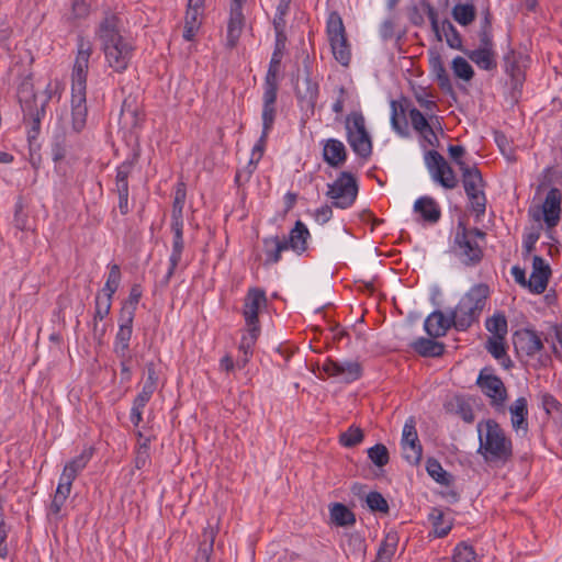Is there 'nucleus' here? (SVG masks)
<instances>
[{
  "mask_svg": "<svg viewBox=\"0 0 562 562\" xmlns=\"http://www.w3.org/2000/svg\"><path fill=\"white\" fill-rule=\"evenodd\" d=\"M93 52L90 40L78 36L77 52L71 71V124L75 132H80L86 126L87 120V76L89 60Z\"/></svg>",
  "mask_w": 562,
  "mask_h": 562,
  "instance_id": "f257e3e1",
  "label": "nucleus"
},
{
  "mask_svg": "<svg viewBox=\"0 0 562 562\" xmlns=\"http://www.w3.org/2000/svg\"><path fill=\"white\" fill-rule=\"evenodd\" d=\"M121 29V19L106 14L98 30L106 65L116 72L127 69L134 52L132 42L122 34Z\"/></svg>",
  "mask_w": 562,
  "mask_h": 562,
  "instance_id": "f03ea898",
  "label": "nucleus"
},
{
  "mask_svg": "<svg viewBox=\"0 0 562 562\" xmlns=\"http://www.w3.org/2000/svg\"><path fill=\"white\" fill-rule=\"evenodd\" d=\"M391 126L393 131L401 137H408V122L406 112L413 130L420 136V138L431 147L439 146V138L436 133L438 127L441 131L439 120H431L426 112H422L414 106H409L406 102L391 101Z\"/></svg>",
  "mask_w": 562,
  "mask_h": 562,
  "instance_id": "7ed1b4c3",
  "label": "nucleus"
},
{
  "mask_svg": "<svg viewBox=\"0 0 562 562\" xmlns=\"http://www.w3.org/2000/svg\"><path fill=\"white\" fill-rule=\"evenodd\" d=\"M479 453L486 461L506 462L513 454V446L502 427L493 419L477 424Z\"/></svg>",
  "mask_w": 562,
  "mask_h": 562,
  "instance_id": "20e7f679",
  "label": "nucleus"
},
{
  "mask_svg": "<svg viewBox=\"0 0 562 562\" xmlns=\"http://www.w3.org/2000/svg\"><path fill=\"white\" fill-rule=\"evenodd\" d=\"M485 236L483 231L459 223L451 246L453 256L467 267L477 266L483 259Z\"/></svg>",
  "mask_w": 562,
  "mask_h": 562,
  "instance_id": "39448f33",
  "label": "nucleus"
},
{
  "mask_svg": "<svg viewBox=\"0 0 562 562\" xmlns=\"http://www.w3.org/2000/svg\"><path fill=\"white\" fill-rule=\"evenodd\" d=\"M490 289L486 284L473 285L451 311L457 330H467L473 323L477 322L486 305Z\"/></svg>",
  "mask_w": 562,
  "mask_h": 562,
  "instance_id": "423d86ee",
  "label": "nucleus"
},
{
  "mask_svg": "<svg viewBox=\"0 0 562 562\" xmlns=\"http://www.w3.org/2000/svg\"><path fill=\"white\" fill-rule=\"evenodd\" d=\"M92 456L93 448L86 447L80 452V454L69 460L65 464L59 476L56 493L50 504V512L53 514L57 515L60 513L66 499L71 492L72 482L76 480L77 475L86 469Z\"/></svg>",
  "mask_w": 562,
  "mask_h": 562,
  "instance_id": "0eeeda50",
  "label": "nucleus"
},
{
  "mask_svg": "<svg viewBox=\"0 0 562 562\" xmlns=\"http://www.w3.org/2000/svg\"><path fill=\"white\" fill-rule=\"evenodd\" d=\"M561 202L562 193L558 188L553 187L548 191L540 205H533L528 209V216L533 222L538 224H541V221L543 222L550 247L558 243L554 237V228L560 222Z\"/></svg>",
  "mask_w": 562,
  "mask_h": 562,
  "instance_id": "6e6552de",
  "label": "nucleus"
},
{
  "mask_svg": "<svg viewBox=\"0 0 562 562\" xmlns=\"http://www.w3.org/2000/svg\"><path fill=\"white\" fill-rule=\"evenodd\" d=\"M347 140L356 155L367 159L372 154L371 137L366 128L362 113L352 112L346 121Z\"/></svg>",
  "mask_w": 562,
  "mask_h": 562,
  "instance_id": "1a4fd4ad",
  "label": "nucleus"
},
{
  "mask_svg": "<svg viewBox=\"0 0 562 562\" xmlns=\"http://www.w3.org/2000/svg\"><path fill=\"white\" fill-rule=\"evenodd\" d=\"M326 32L335 59L347 66L351 58L342 19L337 12H330L327 18Z\"/></svg>",
  "mask_w": 562,
  "mask_h": 562,
  "instance_id": "9d476101",
  "label": "nucleus"
},
{
  "mask_svg": "<svg viewBox=\"0 0 562 562\" xmlns=\"http://www.w3.org/2000/svg\"><path fill=\"white\" fill-rule=\"evenodd\" d=\"M327 188L326 194L335 207L348 209L357 199L358 184L356 178L350 172L342 171Z\"/></svg>",
  "mask_w": 562,
  "mask_h": 562,
  "instance_id": "9b49d317",
  "label": "nucleus"
},
{
  "mask_svg": "<svg viewBox=\"0 0 562 562\" xmlns=\"http://www.w3.org/2000/svg\"><path fill=\"white\" fill-rule=\"evenodd\" d=\"M431 179L445 189H454L458 178L453 169L437 150H428L424 157Z\"/></svg>",
  "mask_w": 562,
  "mask_h": 562,
  "instance_id": "f8f14e48",
  "label": "nucleus"
},
{
  "mask_svg": "<svg viewBox=\"0 0 562 562\" xmlns=\"http://www.w3.org/2000/svg\"><path fill=\"white\" fill-rule=\"evenodd\" d=\"M427 16L437 41L445 40L450 48L464 52L462 36L451 21L448 19L439 21L438 14L431 5L427 7Z\"/></svg>",
  "mask_w": 562,
  "mask_h": 562,
  "instance_id": "ddd939ff",
  "label": "nucleus"
},
{
  "mask_svg": "<svg viewBox=\"0 0 562 562\" xmlns=\"http://www.w3.org/2000/svg\"><path fill=\"white\" fill-rule=\"evenodd\" d=\"M49 99L50 93L42 99L33 94L30 100H20L24 120L31 123V128L27 133L29 139H33L38 135L41 130V122L45 116V106Z\"/></svg>",
  "mask_w": 562,
  "mask_h": 562,
  "instance_id": "4468645a",
  "label": "nucleus"
},
{
  "mask_svg": "<svg viewBox=\"0 0 562 562\" xmlns=\"http://www.w3.org/2000/svg\"><path fill=\"white\" fill-rule=\"evenodd\" d=\"M322 370L331 378H336L341 382L351 383L362 375V367L356 360L337 361L326 359L322 364Z\"/></svg>",
  "mask_w": 562,
  "mask_h": 562,
  "instance_id": "2eb2a0df",
  "label": "nucleus"
},
{
  "mask_svg": "<svg viewBox=\"0 0 562 562\" xmlns=\"http://www.w3.org/2000/svg\"><path fill=\"white\" fill-rule=\"evenodd\" d=\"M267 295L262 289H248L241 308L245 326H260L259 313L267 307Z\"/></svg>",
  "mask_w": 562,
  "mask_h": 562,
  "instance_id": "dca6fc26",
  "label": "nucleus"
},
{
  "mask_svg": "<svg viewBox=\"0 0 562 562\" xmlns=\"http://www.w3.org/2000/svg\"><path fill=\"white\" fill-rule=\"evenodd\" d=\"M401 446L403 457L408 463L417 464L420 461L423 448L418 439L414 417H408L403 426Z\"/></svg>",
  "mask_w": 562,
  "mask_h": 562,
  "instance_id": "f3484780",
  "label": "nucleus"
},
{
  "mask_svg": "<svg viewBox=\"0 0 562 562\" xmlns=\"http://www.w3.org/2000/svg\"><path fill=\"white\" fill-rule=\"evenodd\" d=\"M513 341L516 351L528 357H533L543 349V341L540 335L531 328L516 330Z\"/></svg>",
  "mask_w": 562,
  "mask_h": 562,
  "instance_id": "a211bd4d",
  "label": "nucleus"
},
{
  "mask_svg": "<svg viewBox=\"0 0 562 562\" xmlns=\"http://www.w3.org/2000/svg\"><path fill=\"white\" fill-rule=\"evenodd\" d=\"M111 306L112 304L109 302V299H102L101 294L97 293L94 301V313L90 323V327L93 340L99 345L102 344L103 338L108 331V325L104 323V319L110 314Z\"/></svg>",
  "mask_w": 562,
  "mask_h": 562,
  "instance_id": "6ab92c4d",
  "label": "nucleus"
},
{
  "mask_svg": "<svg viewBox=\"0 0 562 562\" xmlns=\"http://www.w3.org/2000/svg\"><path fill=\"white\" fill-rule=\"evenodd\" d=\"M318 82L313 80L310 74L297 77L295 93L301 109L313 111L318 98Z\"/></svg>",
  "mask_w": 562,
  "mask_h": 562,
  "instance_id": "aec40b11",
  "label": "nucleus"
},
{
  "mask_svg": "<svg viewBox=\"0 0 562 562\" xmlns=\"http://www.w3.org/2000/svg\"><path fill=\"white\" fill-rule=\"evenodd\" d=\"M551 276V268L540 256L532 258V271L528 279V289L535 294H541L546 291Z\"/></svg>",
  "mask_w": 562,
  "mask_h": 562,
  "instance_id": "412c9836",
  "label": "nucleus"
},
{
  "mask_svg": "<svg viewBox=\"0 0 562 562\" xmlns=\"http://www.w3.org/2000/svg\"><path fill=\"white\" fill-rule=\"evenodd\" d=\"M132 312H127L124 316H120V326L114 340V352L121 359L128 358L130 340L133 333Z\"/></svg>",
  "mask_w": 562,
  "mask_h": 562,
  "instance_id": "4be33fe9",
  "label": "nucleus"
},
{
  "mask_svg": "<svg viewBox=\"0 0 562 562\" xmlns=\"http://www.w3.org/2000/svg\"><path fill=\"white\" fill-rule=\"evenodd\" d=\"M260 326H245L238 346V350L241 355L237 359V368L243 369L250 361L254 355L255 345L260 336Z\"/></svg>",
  "mask_w": 562,
  "mask_h": 562,
  "instance_id": "5701e85b",
  "label": "nucleus"
},
{
  "mask_svg": "<svg viewBox=\"0 0 562 562\" xmlns=\"http://www.w3.org/2000/svg\"><path fill=\"white\" fill-rule=\"evenodd\" d=\"M451 326L454 327L452 314L446 316L441 311L431 312L424 322V329L431 338L446 336Z\"/></svg>",
  "mask_w": 562,
  "mask_h": 562,
  "instance_id": "b1692460",
  "label": "nucleus"
},
{
  "mask_svg": "<svg viewBox=\"0 0 562 562\" xmlns=\"http://www.w3.org/2000/svg\"><path fill=\"white\" fill-rule=\"evenodd\" d=\"M476 383L482 392L486 396L491 397L494 403L502 404L505 401L506 390L498 376L481 371Z\"/></svg>",
  "mask_w": 562,
  "mask_h": 562,
  "instance_id": "393cba45",
  "label": "nucleus"
},
{
  "mask_svg": "<svg viewBox=\"0 0 562 562\" xmlns=\"http://www.w3.org/2000/svg\"><path fill=\"white\" fill-rule=\"evenodd\" d=\"M321 144L323 146V159L328 166L339 168L346 162L347 149L341 140L328 138L322 140Z\"/></svg>",
  "mask_w": 562,
  "mask_h": 562,
  "instance_id": "a878e982",
  "label": "nucleus"
},
{
  "mask_svg": "<svg viewBox=\"0 0 562 562\" xmlns=\"http://www.w3.org/2000/svg\"><path fill=\"white\" fill-rule=\"evenodd\" d=\"M311 237L307 226L296 221L294 227L290 231L289 237L283 238L288 250H292L296 255H302L307 249V240Z\"/></svg>",
  "mask_w": 562,
  "mask_h": 562,
  "instance_id": "bb28decb",
  "label": "nucleus"
},
{
  "mask_svg": "<svg viewBox=\"0 0 562 562\" xmlns=\"http://www.w3.org/2000/svg\"><path fill=\"white\" fill-rule=\"evenodd\" d=\"M414 212L418 213L420 218L430 224L440 220L441 210L438 202L431 196H420L414 203Z\"/></svg>",
  "mask_w": 562,
  "mask_h": 562,
  "instance_id": "cd10ccee",
  "label": "nucleus"
},
{
  "mask_svg": "<svg viewBox=\"0 0 562 562\" xmlns=\"http://www.w3.org/2000/svg\"><path fill=\"white\" fill-rule=\"evenodd\" d=\"M278 91L276 90H267L263 89L262 95V131L270 132L273 127L277 110H276V101H277Z\"/></svg>",
  "mask_w": 562,
  "mask_h": 562,
  "instance_id": "c85d7f7f",
  "label": "nucleus"
},
{
  "mask_svg": "<svg viewBox=\"0 0 562 562\" xmlns=\"http://www.w3.org/2000/svg\"><path fill=\"white\" fill-rule=\"evenodd\" d=\"M266 265H274L281 260L283 251L288 250L285 241L279 236H268L262 239Z\"/></svg>",
  "mask_w": 562,
  "mask_h": 562,
  "instance_id": "c756f323",
  "label": "nucleus"
},
{
  "mask_svg": "<svg viewBox=\"0 0 562 562\" xmlns=\"http://www.w3.org/2000/svg\"><path fill=\"white\" fill-rule=\"evenodd\" d=\"M428 520L432 526V535L436 538L446 537L452 528V519L438 507L430 509Z\"/></svg>",
  "mask_w": 562,
  "mask_h": 562,
  "instance_id": "7c9ffc66",
  "label": "nucleus"
},
{
  "mask_svg": "<svg viewBox=\"0 0 562 562\" xmlns=\"http://www.w3.org/2000/svg\"><path fill=\"white\" fill-rule=\"evenodd\" d=\"M464 53L480 69L493 70L497 67L494 48H476L473 50H464Z\"/></svg>",
  "mask_w": 562,
  "mask_h": 562,
  "instance_id": "2f4dec72",
  "label": "nucleus"
},
{
  "mask_svg": "<svg viewBox=\"0 0 562 562\" xmlns=\"http://www.w3.org/2000/svg\"><path fill=\"white\" fill-rule=\"evenodd\" d=\"M512 426L516 431L522 430L527 432V400L525 397H518L509 407Z\"/></svg>",
  "mask_w": 562,
  "mask_h": 562,
  "instance_id": "473e14b6",
  "label": "nucleus"
},
{
  "mask_svg": "<svg viewBox=\"0 0 562 562\" xmlns=\"http://www.w3.org/2000/svg\"><path fill=\"white\" fill-rule=\"evenodd\" d=\"M461 172L467 195L484 191V181L480 170L476 167H464L463 171Z\"/></svg>",
  "mask_w": 562,
  "mask_h": 562,
  "instance_id": "72a5a7b5",
  "label": "nucleus"
},
{
  "mask_svg": "<svg viewBox=\"0 0 562 562\" xmlns=\"http://www.w3.org/2000/svg\"><path fill=\"white\" fill-rule=\"evenodd\" d=\"M244 0H234L231 8V19L227 26V37L233 45L239 37L243 27L241 4Z\"/></svg>",
  "mask_w": 562,
  "mask_h": 562,
  "instance_id": "f704fd0d",
  "label": "nucleus"
},
{
  "mask_svg": "<svg viewBox=\"0 0 562 562\" xmlns=\"http://www.w3.org/2000/svg\"><path fill=\"white\" fill-rule=\"evenodd\" d=\"M154 393V390L143 385L142 391L134 398L130 415V419L134 426L137 427L143 420V409L150 401Z\"/></svg>",
  "mask_w": 562,
  "mask_h": 562,
  "instance_id": "c9c22d12",
  "label": "nucleus"
},
{
  "mask_svg": "<svg viewBox=\"0 0 562 562\" xmlns=\"http://www.w3.org/2000/svg\"><path fill=\"white\" fill-rule=\"evenodd\" d=\"M108 269L109 272L106 281L101 292L99 293L101 294L102 299H109V302L112 304L113 295L120 286L122 274L120 266L116 263H110L108 266Z\"/></svg>",
  "mask_w": 562,
  "mask_h": 562,
  "instance_id": "e433bc0d",
  "label": "nucleus"
},
{
  "mask_svg": "<svg viewBox=\"0 0 562 562\" xmlns=\"http://www.w3.org/2000/svg\"><path fill=\"white\" fill-rule=\"evenodd\" d=\"M436 338H424L420 337L416 339L412 347L413 349L423 357H439L445 351V346L442 342H438L435 340Z\"/></svg>",
  "mask_w": 562,
  "mask_h": 562,
  "instance_id": "4c0bfd02",
  "label": "nucleus"
},
{
  "mask_svg": "<svg viewBox=\"0 0 562 562\" xmlns=\"http://www.w3.org/2000/svg\"><path fill=\"white\" fill-rule=\"evenodd\" d=\"M453 20L461 26L470 25L476 18V9L473 3H458L451 10Z\"/></svg>",
  "mask_w": 562,
  "mask_h": 562,
  "instance_id": "58836bf2",
  "label": "nucleus"
},
{
  "mask_svg": "<svg viewBox=\"0 0 562 562\" xmlns=\"http://www.w3.org/2000/svg\"><path fill=\"white\" fill-rule=\"evenodd\" d=\"M397 543V535L395 532L387 533L379 547L375 562H391L396 552Z\"/></svg>",
  "mask_w": 562,
  "mask_h": 562,
  "instance_id": "ea45409f",
  "label": "nucleus"
},
{
  "mask_svg": "<svg viewBox=\"0 0 562 562\" xmlns=\"http://www.w3.org/2000/svg\"><path fill=\"white\" fill-rule=\"evenodd\" d=\"M485 348L504 367H509L510 360L507 356L505 338L490 337L488 340L486 341Z\"/></svg>",
  "mask_w": 562,
  "mask_h": 562,
  "instance_id": "a19ab883",
  "label": "nucleus"
},
{
  "mask_svg": "<svg viewBox=\"0 0 562 562\" xmlns=\"http://www.w3.org/2000/svg\"><path fill=\"white\" fill-rule=\"evenodd\" d=\"M414 97L427 115L430 116L431 120L438 121V116L435 114L438 110V105L431 92L425 88H418L414 90Z\"/></svg>",
  "mask_w": 562,
  "mask_h": 562,
  "instance_id": "79ce46f5",
  "label": "nucleus"
},
{
  "mask_svg": "<svg viewBox=\"0 0 562 562\" xmlns=\"http://www.w3.org/2000/svg\"><path fill=\"white\" fill-rule=\"evenodd\" d=\"M216 530L215 528L207 526L203 530L204 542L200 546L194 562H209L210 554L213 551V543L215 540Z\"/></svg>",
  "mask_w": 562,
  "mask_h": 562,
  "instance_id": "37998d69",
  "label": "nucleus"
},
{
  "mask_svg": "<svg viewBox=\"0 0 562 562\" xmlns=\"http://www.w3.org/2000/svg\"><path fill=\"white\" fill-rule=\"evenodd\" d=\"M485 327L491 333V337L505 338L508 331L507 319L503 313H495L486 318Z\"/></svg>",
  "mask_w": 562,
  "mask_h": 562,
  "instance_id": "c03bdc74",
  "label": "nucleus"
},
{
  "mask_svg": "<svg viewBox=\"0 0 562 562\" xmlns=\"http://www.w3.org/2000/svg\"><path fill=\"white\" fill-rule=\"evenodd\" d=\"M269 133L270 132L262 131L259 139L257 140V143L254 145V147L251 149L250 159L247 165V176L248 177H250L251 173L256 170L259 161L261 160V158L263 156Z\"/></svg>",
  "mask_w": 562,
  "mask_h": 562,
  "instance_id": "a18cd8bd",
  "label": "nucleus"
},
{
  "mask_svg": "<svg viewBox=\"0 0 562 562\" xmlns=\"http://www.w3.org/2000/svg\"><path fill=\"white\" fill-rule=\"evenodd\" d=\"M330 519L338 526L353 525L355 515L340 503H335L330 508Z\"/></svg>",
  "mask_w": 562,
  "mask_h": 562,
  "instance_id": "49530a36",
  "label": "nucleus"
},
{
  "mask_svg": "<svg viewBox=\"0 0 562 562\" xmlns=\"http://www.w3.org/2000/svg\"><path fill=\"white\" fill-rule=\"evenodd\" d=\"M451 69L457 78L464 81H470L474 76L472 66L461 56H457L452 59Z\"/></svg>",
  "mask_w": 562,
  "mask_h": 562,
  "instance_id": "de8ad7c7",
  "label": "nucleus"
},
{
  "mask_svg": "<svg viewBox=\"0 0 562 562\" xmlns=\"http://www.w3.org/2000/svg\"><path fill=\"white\" fill-rule=\"evenodd\" d=\"M363 438L362 429L356 425H351L346 431L340 434L339 442L346 448H351L361 443Z\"/></svg>",
  "mask_w": 562,
  "mask_h": 562,
  "instance_id": "09e8293b",
  "label": "nucleus"
},
{
  "mask_svg": "<svg viewBox=\"0 0 562 562\" xmlns=\"http://www.w3.org/2000/svg\"><path fill=\"white\" fill-rule=\"evenodd\" d=\"M292 0H279L273 18V26L278 36H280L285 29V16L290 11Z\"/></svg>",
  "mask_w": 562,
  "mask_h": 562,
  "instance_id": "8fccbe9b",
  "label": "nucleus"
},
{
  "mask_svg": "<svg viewBox=\"0 0 562 562\" xmlns=\"http://www.w3.org/2000/svg\"><path fill=\"white\" fill-rule=\"evenodd\" d=\"M426 470L436 482L443 485L450 484L451 475L446 470H443V468L437 460L429 459L427 461Z\"/></svg>",
  "mask_w": 562,
  "mask_h": 562,
  "instance_id": "3c124183",
  "label": "nucleus"
},
{
  "mask_svg": "<svg viewBox=\"0 0 562 562\" xmlns=\"http://www.w3.org/2000/svg\"><path fill=\"white\" fill-rule=\"evenodd\" d=\"M134 168L133 160H125L116 168L115 190L128 189V177Z\"/></svg>",
  "mask_w": 562,
  "mask_h": 562,
  "instance_id": "603ef678",
  "label": "nucleus"
},
{
  "mask_svg": "<svg viewBox=\"0 0 562 562\" xmlns=\"http://www.w3.org/2000/svg\"><path fill=\"white\" fill-rule=\"evenodd\" d=\"M280 67V59L274 54L270 60L269 69L267 71L263 89L278 91V74Z\"/></svg>",
  "mask_w": 562,
  "mask_h": 562,
  "instance_id": "864d4df0",
  "label": "nucleus"
},
{
  "mask_svg": "<svg viewBox=\"0 0 562 562\" xmlns=\"http://www.w3.org/2000/svg\"><path fill=\"white\" fill-rule=\"evenodd\" d=\"M452 561L453 562H477V557H476L474 549L471 546H469L464 542H461V543L457 544V547L453 550Z\"/></svg>",
  "mask_w": 562,
  "mask_h": 562,
  "instance_id": "5fc2aeb1",
  "label": "nucleus"
},
{
  "mask_svg": "<svg viewBox=\"0 0 562 562\" xmlns=\"http://www.w3.org/2000/svg\"><path fill=\"white\" fill-rule=\"evenodd\" d=\"M542 225L538 224L530 228H526L522 234V248L527 254H530L540 238Z\"/></svg>",
  "mask_w": 562,
  "mask_h": 562,
  "instance_id": "6e6d98bb",
  "label": "nucleus"
},
{
  "mask_svg": "<svg viewBox=\"0 0 562 562\" xmlns=\"http://www.w3.org/2000/svg\"><path fill=\"white\" fill-rule=\"evenodd\" d=\"M431 67L436 75L437 81L441 89L451 90V82L449 75L439 56L431 60Z\"/></svg>",
  "mask_w": 562,
  "mask_h": 562,
  "instance_id": "4d7b16f0",
  "label": "nucleus"
},
{
  "mask_svg": "<svg viewBox=\"0 0 562 562\" xmlns=\"http://www.w3.org/2000/svg\"><path fill=\"white\" fill-rule=\"evenodd\" d=\"M150 462L149 454V439L145 438L143 442L138 443L135 454V468L138 470L145 469Z\"/></svg>",
  "mask_w": 562,
  "mask_h": 562,
  "instance_id": "13d9d810",
  "label": "nucleus"
},
{
  "mask_svg": "<svg viewBox=\"0 0 562 562\" xmlns=\"http://www.w3.org/2000/svg\"><path fill=\"white\" fill-rule=\"evenodd\" d=\"M369 459L376 467H384L389 462V451L384 445L378 443L368 450Z\"/></svg>",
  "mask_w": 562,
  "mask_h": 562,
  "instance_id": "bf43d9fd",
  "label": "nucleus"
},
{
  "mask_svg": "<svg viewBox=\"0 0 562 562\" xmlns=\"http://www.w3.org/2000/svg\"><path fill=\"white\" fill-rule=\"evenodd\" d=\"M142 297V288L138 284H134L131 288L128 299L125 305L122 307L121 315L124 316L128 311L132 312V318L135 316L136 306Z\"/></svg>",
  "mask_w": 562,
  "mask_h": 562,
  "instance_id": "052dcab7",
  "label": "nucleus"
},
{
  "mask_svg": "<svg viewBox=\"0 0 562 562\" xmlns=\"http://www.w3.org/2000/svg\"><path fill=\"white\" fill-rule=\"evenodd\" d=\"M366 503L372 512H389V504L379 492H370L366 497Z\"/></svg>",
  "mask_w": 562,
  "mask_h": 562,
  "instance_id": "680f3d73",
  "label": "nucleus"
},
{
  "mask_svg": "<svg viewBox=\"0 0 562 562\" xmlns=\"http://www.w3.org/2000/svg\"><path fill=\"white\" fill-rule=\"evenodd\" d=\"M186 188L183 183H179L175 190V198L172 204L171 215L183 216V206L186 203Z\"/></svg>",
  "mask_w": 562,
  "mask_h": 562,
  "instance_id": "e2e57ef3",
  "label": "nucleus"
},
{
  "mask_svg": "<svg viewBox=\"0 0 562 562\" xmlns=\"http://www.w3.org/2000/svg\"><path fill=\"white\" fill-rule=\"evenodd\" d=\"M472 211L476 214L477 217L484 215L486 210V196L484 191L479 193H473L470 195H467Z\"/></svg>",
  "mask_w": 562,
  "mask_h": 562,
  "instance_id": "0e129e2a",
  "label": "nucleus"
},
{
  "mask_svg": "<svg viewBox=\"0 0 562 562\" xmlns=\"http://www.w3.org/2000/svg\"><path fill=\"white\" fill-rule=\"evenodd\" d=\"M448 153L450 158L457 164L461 171H463L464 167H470L465 161L462 160V157L465 154V149L463 146L450 145L448 147Z\"/></svg>",
  "mask_w": 562,
  "mask_h": 562,
  "instance_id": "69168bd1",
  "label": "nucleus"
},
{
  "mask_svg": "<svg viewBox=\"0 0 562 562\" xmlns=\"http://www.w3.org/2000/svg\"><path fill=\"white\" fill-rule=\"evenodd\" d=\"M336 92H337V95H336V99H335V101H334V103L331 105V110L336 114H341L342 111H344V108H345V103L349 99V92L342 86H339L337 88Z\"/></svg>",
  "mask_w": 562,
  "mask_h": 562,
  "instance_id": "338daca9",
  "label": "nucleus"
},
{
  "mask_svg": "<svg viewBox=\"0 0 562 562\" xmlns=\"http://www.w3.org/2000/svg\"><path fill=\"white\" fill-rule=\"evenodd\" d=\"M552 330L555 338V340L551 342L552 349L557 356L562 358V326L554 325L552 326Z\"/></svg>",
  "mask_w": 562,
  "mask_h": 562,
  "instance_id": "774afa93",
  "label": "nucleus"
}]
</instances>
